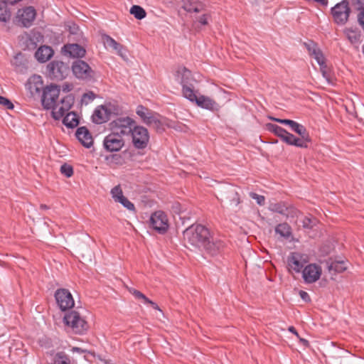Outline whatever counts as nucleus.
<instances>
[{"label": "nucleus", "mask_w": 364, "mask_h": 364, "mask_svg": "<svg viewBox=\"0 0 364 364\" xmlns=\"http://www.w3.org/2000/svg\"><path fill=\"white\" fill-rule=\"evenodd\" d=\"M36 15L35 9L33 6H28L18 11L17 18L24 27H29L34 21Z\"/></svg>", "instance_id": "nucleus-19"}, {"label": "nucleus", "mask_w": 364, "mask_h": 364, "mask_svg": "<svg viewBox=\"0 0 364 364\" xmlns=\"http://www.w3.org/2000/svg\"><path fill=\"white\" fill-rule=\"evenodd\" d=\"M159 113L154 112V114H151L147 117L145 120V122H143L145 124H146L149 127H151L152 122L155 120L156 118H159Z\"/></svg>", "instance_id": "nucleus-50"}, {"label": "nucleus", "mask_w": 364, "mask_h": 364, "mask_svg": "<svg viewBox=\"0 0 364 364\" xmlns=\"http://www.w3.org/2000/svg\"><path fill=\"white\" fill-rule=\"evenodd\" d=\"M129 291L136 299H141V300H143L144 304H149V305H151V306L153 309L161 311V309H159V307L156 303L150 300L148 297H146L140 291L134 289H129Z\"/></svg>", "instance_id": "nucleus-30"}, {"label": "nucleus", "mask_w": 364, "mask_h": 364, "mask_svg": "<svg viewBox=\"0 0 364 364\" xmlns=\"http://www.w3.org/2000/svg\"><path fill=\"white\" fill-rule=\"evenodd\" d=\"M74 75L80 79H89L93 76V70L89 65L82 60H76L72 66Z\"/></svg>", "instance_id": "nucleus-18"}, {"label": "nucleus", "mask_w": 364, "mask_h": 364, "mask_svg": "<svg viewBox=\"0 0 364 364\" xmlns=\"http://www.w3.org/2000/svg\"><path fill=\"white\" fill-rule=\"evenodd\" d=\"M63 321L68 328L75 334L82 335L89 328V325L84 317L75 310L66 313L63 317Z\"/></svg>", "instance_id": "nucleus-3"}, {"label": "nucleus", "mask_w": 364, "mask_h": 364, "mask_svg": "<svg viewBox=\"0 0 364 364\" xmlns=\"http://www.w3.org/2000/svg\"><path fill=\"white\" fill-rule=\"evenodd\" d=\"M77 30L78 28L75 24H73V26H70V33L73 34H76Z\"/></svg>", "instance_id": "nucleus-56"}, {"label": "nucleus", "mask_w": 364, "mask_h": 364, "mask_svg": "<svg viewBox=\"0 0 364 364\" xmlns=\"http://www.w3.org/2000/svg\"><path fill=\"white\" fill-rule=\"evenodd\" d=\"M289 331L291 333H294V335H296V336H299V333H298L297 331L296 330V328H295L294 326H290V327L289 328Z\"/></svg>", "instance_id": "nucleus-58"}, {"label": "nucleus", "mask_w": 364, "mask_h": 364, "mask_svg": "<svg viewBox=\"0 0 364 364\" xmlns=\"http://www.w3.org/2000/svg\"><path fill=\"white\" fill-rule=\"evenodd\" d=\"M227 198L231 205L237 206L241 203L240 195L235 191H230Z\"/></svg>", "instance_id": "nucleus-43"}, {"label": "nucleus", "mask_w": 364, "mask_h": 364, "mask_svg": "<svg viewBox=\"0 0 364 364\" xmlns=\"http://www.w3.org/2000/svg\"><path fill=\"white\" fill-rule=\"evenodd\" d=\"M183 96L201 108L210 111L218 110L217 102L209 97L203 95L200 92H183Z\"/></svg>", "instance_id": "nucleus-6"}, {"label": "nucleus", "mask_w": 364, "mask_h": 364, "mask_svg": "<svg viewBox=\"0 0 364 364\" xmlns=\"http://www.w3.org/2000/svg\"><path fill=\"white\" fill-rule=\"evenodd\" d=\"M75 102V97L72 93L58 99V108L51 111V116L55 120L60 119L68 111L73 107Z\"/></svg>", "instance_id": "nucleus-11"}, {"label": "nucleus", "mask_w": 364, "mask_h": 364, "mask_svg": "<svg viewBox=\"0 0 364 364\" xmlns=\"http://www.w3.org/2000/svg\"><path fill=\"white\" fill-rule=\"evenodd\" d=\"M48 208H49V207L47 205H46V204H41L40 205V209L41 210H48Z\"/></svg>", "instance_id": "nucleus-61"}, {"label": "nucleus", "mask_w": 364, "mask_h": 364, "mask_svg": "<svg viewBox=\"0 0 364 364\" xmlns=\"http://www.w3.org/2000/svg\"><path fill=\"white\" fill-rule=\"evenodd\" d=\"M331 11L334 21L338 24H344L348 21L350 14L348 1H343L337 4L332 8Z\"/></svg>", "instance_id": "nucleus-14"}, {"label": "nucleus", "mask_w": 364, "mask_h": 364, "mask_svg": "<svg viewBox=\"0 0 364 364\" xmlns=\"http://www.w3.org/2000/svg\"><path fill=\"white\" fill-rule=\"evenodd\" d=\"M300 214H301V212L297 208H296L294 206L290 205V206H287V210H285V214L284 215H285L287 218H289V217L294 218V217H298Z\"/></svg>", "instance_id": "nucleus-45"}, {"label": "nucleus", "mask_w": 364, "mask_h": 364, "mask_svg": "<svg viewBox=\"0 0 364 364\" xmlns=\"http://www.w3.org/2000/svg\"><path fill=\"white\" fill-rule=\"evenodd\" d=\"M110 111L107 107L102 105L95 109L92 116V122L97 124H101L109 119Z\"/></svg>", "instance_id": "nucleus-23"}, {"label": "nucleus", "mask_w": 364, "mask_h": 364, "mask_svg": "<svg viewBox=\"0 0 364 364\" xmlns=\"http://www.w3.org/2000/svg\"><path fill=\"white\" fill-rule=\"evenodd\" d=\"M175 76L183 87V91H196L198 90L197 80L192 77L191 72L185 67L180 66L176 70Z\"/></svg>", "instance_id": "nucleus-5"}, {"label": "nucleus", "mask_w": 364, "mask_h": 364, "mask_svg": "<svg viewBox=\"0 0 364 364\" xmlns=\"http://www.w3.org/2000/svg\"><path fill=\"white\" fill-rule=\"evenodd\" d=\"M63 50L65 54L73 58H82L85 54V50L78 44H68L64 46Z\"/></svg>", "instance_id": "nucleus-24"}, {"label": "nucleus", "mask_w": 364, "mask_h": 364, "mask_svg": "<svg viewBox=\"0 0 364 364\" xmlns=\"http://www.w3.org/2000/svg\"><path fill=\"white\" fill-rule=\"evenodd\" d=\"M154 111L143 106L138 105L136 109V113L141 119V122H145L146 119L151 114H154Z\"/></svg>", "instance_id": "nucleus-35"}, {"label": "nucleus", "mask_w": 364, "mask_h": 364, "mask_svg": "<svg viewBox=\"0 0 364 364\" xmlns=\"http://www.w3.org/2000/svg\"><path fill=\"white\" fill-rule=\"evenodd\" d=\"M322 273L321 267L316 264H309L302 270V277L307 284L314 283L320 279Z\"/></svg>", "instance_id": "nucleus-17"}, {"label": "nucleus", "mask_w": 364, "mask_h": 364, "mask_svg": "<svg viewBox=\"0 0 364 364\" xmlns=\"http://www.w3.org/2000/svg\"><path fill=\"white\" fill-rule=\"evenodd\" d=\"M309 55L314 58L320 66L323 77L328 83H331V68L326 64L323 53L314 42L305 43Z\"/></svg>", "instance_id": "nucleus-4"}, {"label": "nucleus", "mask_w": 364, "mask_h": 364, "mask_svg": "<svg viewBox=\"0 0 364 364\" xmlns=\"http://www.w3.org/2000/svg\"><path fill=\"white\" fill-rule=\"evenodd\" d=\"M111 194L115 202L121 203L129 210L135 211V206L134 203L124 196L122 190L119 185L114 186L111 190Z\"/></svg>", "instance_id": "nucleus-21"}, {"label": "nucleus", "mask_w": 364, "mask_h": 364, "mask_svg": "<svg viewBox=\"0 0 364 364\" xmlns=\"http://www.w3.org/2000/svg\"><path fill=\"white\" fill-rule=\"evenodd\" d=\"M164 118L159 114V118H156L155 120L152 122V127L157 133H163L165 131V125L166 123L164 122Z\"/></svg>", "instance_id": "nucleus-36"}, {"label": "nucleus", "mask_w": 364, "mask_h": 364, "mask_svg": "<svg viewBox=\"0 0 364 364\" xmlns=\"http://www.w3.org/2000/svg\"><path fill=\"white\" fill-rule=\"evenodd\" d=\"M130 14L139 20H141L146 16L145 10L140 6L134 5L130 9Z\"/></svg>", "instance_id": "nucleus-38"}, {"label": "nucleus", "mask_w": 364, "mask_h": 364, "mask_svg": "<svg viewBox=\"0 0 364 364\" xmlns=\"http://www.w3.org/2000/svg\"><path fill=\"white\" fill-rule=\"evenodd\" d=\"M107 164L114 168L117 166H122L124 164V159L119 154H113L105 157Z\"/></svg>", "instance_id": "nucleus-32"}, {"label": "nucleus", "mask_w": 364, "mask_h": 364, "mask_svg": "<svg viewBox=\"0 0 364 364\" xmlns=\"http://www.w3.org/2000/svg\"><path fill=\"white\" fill-rule=\"evenodd\" d=\"M54 296L58 306L63 311L72 309L75 305L73 297L67 289H58L55 292Z\"/></svg>", "instance_id": "nucleus-9"}, {"label": "nucleus", "mask_w": 364, "mask_h": 364, "mask_svg": "<svg viewBox=\"0 0 364 364\" xmlns=\"http://www.w3.org/2000/svg\"><path fill=\"white\" fill-rule=\"evenodd\" d=\"M328 268L329 271L333 270L337 273H342L347 269V266L346 262L343 260L333 261L329 264Z\"/></svg>", "instance_id": "nucleus-34"}, {"label": "nucleus", "mask_w": 364, "mask_h": 364, "mask_svg": "<svg viewBox=\"0 0 364 364\" xmlns=\"http://www.w3.org/2000/svg\"><path fill=\"white\" fill-rule=\"evenodd\" d=\"M75 136L79 141L86 148H90L93 144V138L86 127H78Z\"/></svg>", "instance_id": "nucleus-22"}, {"label": "nucleus", "mask_w": 364, "mask_h": 364, "mask_svg": "<svg viewBox=\"0 0 364 364\" xmlns=\"http://www.w3.org/2000/svg\"><path fill=\"white\" fill-rule=\"evenodd\" d=\"M315 1L320 3L323 6H327L328 0H315Z\"/></svg>", "instance_id": "nucleus-59"}, {"label": "nucleus", "mask_w": 364, "mask_h": 364, "mask_svg": "<svg viewBox=\"0 0 364 364\" xmlns=\"http://www.w3.org/2000/svg\"><path fill=\"white\" fill-rule=\"evenodd\" d=\"M53 55V49L47 46H43L38 48L35 53V58L40 63L48 61Z\"/></svg>", "instance_id": "nucleus-26"}, {"label": "nucleus", "mask_w": 364, "mask_h": 364, "mask_svg": "<svg viewBox=\"0 0 364 364\" xmlns=\"http://www.w3.org/2000/svg\"><path fill=\"white\" fill-rule=\"evenodd\" d=\"M269 210L272 212L278 213L282 215L285 214V210H287V205L284 202L272 203L269 205Z\"/></svg>", "instance_id": "nucleus-41"}, {"label": "nucleus", "mask_w": 364, "mask_h": 364, "mask_svg": "<svg viewBox=\"0 0 364 364\" xmlns=\"http://www.w3.org/2000/svg\"><path fill=\"white\" fill-rule=\"evenodd\" d=\"M26 60L23 55L21 53L16 54L14 59L11 60V64L16 68H24L26 65Z\"/></svg>", "instance_id": "nucleus-40"}, {"label": "nucleus", "mask_w": 364, "mask_h": 364, "mask_svg": "<svg viewBox=\"0 0 364 364\" xmlns=\"http://www.w3.org/2000/svg\"><path fill=\"white\" fill-rule=\"evenodd\" d=\"M134 124V120L127 117L117 118L112 121L109 125L112 133L123 138V136L130 134Z\"/></svg>", "instance_id": "nucleus-7"}, {"label": "nucleus", "mask_w": 364, "mask_h": 364, "mask_svg": "<svg viewBox=\"0 0 364 364\" xmlns=\"http://www.w3.org/2000/svg\"><path fill=\"white\" fill-rule=\"evenodd\" d=\"M68 73L69 68L68 65L62 61L54 60L47 65V73L50 78L62 80Z\"/></svg>", "instance_id": "nucleus-12"}, {"label": "nucleus", "mask_w": 364, "mask_h": 364, "mask_svg": "<svg viewBox=\"0 0 364 364\" xmlns=\"http://www.w3.org/2000/svg\"><path fill=\"white\" fill-rule=\"evenodd\" d=\"M211 232L205 226L193 224L183 231L184 241L191 246L200 248L207 240L210 239Z\"/></svg>", "instance_id": "nucleus-1"}, {"label": "nucleus", "mask_w": 364, "mask_h": 364, "mask_svg": "<svg viewBox=\"0 0 364 364\" xmlns=\"http://www.w3.org/2000/svg\"><path fill=\"white\" fill-rule=\"evenodd\" d=\"M150 225L159 233L165 232L168 228L166 215L162 211L154 213L150 218Z\"/></svg>", "instance_id": "nucleus-13"}, {"label": "nucleus", "mask_w": 364, "mask_h": 364, "mask_svg": "<svg viewBox=\"0 0 364 364\" xmlns=\"http://www.w3.org/2000/svg\"><path fill=\"white\" fill-rule=\"evenodd\" d=\"M308 262V256L299 252H291L287 259L289 268L293 269L296 273L301 272Z\"/></svg>", "instance_id": "nucleus-15"}, {"label": "nucleus", "mask_w": 364, "mask_h": 364, "mask_svg": "<svg viewBox=\"0 0 364 364\" xmlns=\"http://www.w3.org/2000/svg\"><path fill=\"white\" fill-rule=\"evenodd\" d=\"M71 350L75 353V352H77V353H84V350L82 349H81L80 348H78V347H73Z\"/></svg>", "instance_id": "nucleus-57"}, {"label": "nucleus", "mask_w": 364, "mask_h": 364, "mask_svg": "<svg viewBox=\"0 0 364 364\" xmlns=\"http://www.w3.org/2000/svg\"><path fill=\"white\" fill-rule=\"evenodd\" d=\"M288 145L295 146L299 148H307V145L304 143H300L299 137L295 136L294 134L289 132H287V134L284 135L282 140Z\"/></svg>", "instance_id": "nucleus-31"}, {"label": "nucleus", "mask_w": 364, "mask_h": 364, "mask_svg": "<svg viewBox=\"0 0 364 364\" xmlns=\"http://www.w3.org/2000/svg\"><path fill=\"white\" fill-rule=\"evenodd\" d=\"M347 37L352 43H356L360 41V34L353 30H348L347 31Z\"/></svg>", "instance_id": "nucleus-44"}, {"label": "nucleus", "mask_w": 364, "mask_h": 364, "mask_svg": "<svg viewBox=\"0 0 364 364\" xmlns=\"http://www.w3.org/2000/svg\"><path fill=\"white\" fill-rule=\"evenodd\" d=\"M225 247L226 244L223 240L214 237L211 234L210 239L207 240L202 248L208 255L215 257L222 254Z\"/></svg>", "instance_id": "nucleus-10"}, {"label": "nucleus", "mask_w": 364, "mask_h": 364, "mask_svg": "<svg viewBox=\"0 0 364 364\" xmlns=\"http://www.w3.org/2000/svg\"><path fill=\"white\" fill-rule=\"evenodd\" d=\"M220 91H225L223 88H220Z\"/></svg>", "instance_id": "nucleus-64"}, {"label": "nucleus", "mask_w": 364, "mask_h": 364, "mask_svg": "<svg viewBox=\"0 0 364 364\" xmlns=\"http://www.w3.org/2000/svg\"><path fill=\"white\" fill-rule=\"evenodd\" d=\"M358 21L362 29L364 31V9H362L358 14Z\"/></svg>", "instance_id": "nucleus-51"}, {"label": "nucleus", "mask_w": 364, "mask_h": 364, "mask_svg": "<svg viewBox=\"0 0 364 364\" xmlns=\"http://www.w3.org/2000/svg\"><path fill=\"white\" fill-rule=\"evenodd\" d=\"M275 232L285 239H289L292 235V229L287 223H282L275 227Z\"/></svg>", "instance_id": "nucleus-29"}, {"label": "nucleus", "mask_w": 364, "mask_h": 364, "mask_svg": "<svg viewBox=\"0 0 364 364\" xmlns=\"http://www.w3.org/2000/svg\"><path fill=\"white\" fill-rule=\"evenodd\" d=\"M96 97L95 92H84L81 101L82 104L87 105Z\"/></svg>", "instance_id": "nucleus-48"}, {"label": "nucleus", "mask_w": 364, "mask_h": 364, "mask_svg": "<svg viewBox=\"0 0 364 364\" xmlns=\"http://www.w3.org/2000/svg\"><path fill=\"white\" fill-rule=\"evenodd\" d=\"M217 87V86H216V85H215V86H214V87H212V88H211V90H212L213 91H214V90H215V87Z\"/></svg>", "instance_id": "nucleus-63"}, {"label": "nucleus", "mask_w": 364, "mask_h": 364, "mask_svg": "<svg viewBox=\"0 0 364 364\" xmlns=\"http://www.w3.org/2000/svg\"><path fill=\"white\" fill-rule=\"evenodd\" d=\"M282 124L289 126L291 129H292L294 125L296 124V122L291 119H284L282 122Z\"/></svg>", "instance_id": "nucleus-53"}, {"label": "nucleus", "mask_w": 364, "mask_h": 364, "mask_svg": "<svg viewBox=\"0 0 364 364\" xmlns=\"http://www.w3.org/2000/svg\"><path fill=\"white\" fill-rule=\"evenodd\" d=\"M0 105L6 109H13L14 108V105L12 102L9 99L3 96H0Z\"/></svg>", "instance_id": "nucleus-47"}, {"label": "nucleus", "mask_w": 364, "mask_h": 364, "mask_svg": "<svg viewBox=\"0 0 364 364\" xmlns=\"http://www.w3.org/2000/svg\"><path fill=\"white\" fill-rule=\"evenodd\" d=\"M318 220L316 218L309 215L305 216L302 220V227L304 229L311 230L318 224Z\"/></svg>", "instance_id": "nucleus-37"}, {"label": "nucleus", "mask_w": 364, "mask_h": 364, "mask_svg": "<svg viewBox=\"0 0 364 364\" xmlns=\"http://www.w3.org/2000/svg\"><path fill=\"white\" fill-rule=\"evenodd\" d=\"M10 18V13L7 6L3 1H0V21H6Z\"/></svg>", "instance_id": "nucleus-42"}, {"label": "nucleus", "mask_w": 364, "mask_h": 364, "mask_svg": "<svg viewBox=\"0 0 364 364\" xmlns=\"http://www.w3.org/2000/svg\"><path fill=\"white\" fill-rule=\"evenodd\" d=\"M132 144L137 149L146 148L149 142V133L143 126H134L132 132Z\"/></svg>", "instance_id": "nucleus-8"}, {"label": "nucleus", "mask_w": 364, "mask_h": 364, "mask_svg": "<svg viewBox=\"0 0 364 364\" xmlns=\"http://www.w3.org/2000/svg\"><path fill=\"white\" fill-rule=\"evenodd\" d=\"M250 196L257 201V203L259 205H264L265 203V198L264 196L259 195L254 192L250 193Z\"/></svg>", "instance_id": "nucleus-49"}, {"label": "nucleus", "mask_w": 364, "mask_h": 364, "mask_svg": "<svg viewBox=\"0 0 364 364\" xmlns=\"http://www.w3.org/2000/svg\"><path fill=\"white\" fill-rule=\"evenodd\" d=\"M267 129L278 136L281 140L287 134V130L275 124L268 123L266 125Z\"/></svg>", "instance_id": "nucleus-33"}, {"label": "nucleus", "mask_w": 364, "mask_h": 364, "mask_svg": "<svg viewBox=\"0 0 364 364\" xmlns=\"http://www.w3.org/2000/svg\"><path fill=\"white\" fill-rule=\"evenodd\" d=\"M291 130L300 136V137H299V139L301 141L300 143L306 144L308 148L309 144L311 142V138L306 128L304 125L296 122Z\"/></svg>", "instance_id": "nucleus-25"}, {"label": "nucleus", "mask_w": 364, "mask_h": 364, "mask_svg": "<svg viewBox=\"0 0 364 364\" xmlns=\"http://www.w3.org/2000/svg\"><path fill=\"white\" fill-rule=\"evenodd\" d=\"M115 50L123 58L126 57V50L122 45H120V49H116Z\"/></svg>", "instance_id": "nucleus-54"}, {"label": "nucleus", "mask_w": 364, "mask_h": 364, "mask_svg": "<svg viewBox=\"0 0 364 364\" xmlns=\"http://www.w3.org/2000/svg\"><path fill=\"white\" fill-rule=\"evenodd\" d=\"M103 146L107 151H119L124 146V141L119 135L111 132L105 137Z\"/></svg>", "instance_id": "nucleus-16"}, {"label": "nucleus", "mask_w": 364, "mask_h": 364, "mask_svg": "<svg viewBox=\"0 0 364 364\" xmlns=\"http://www.w3.org/2000/svg\"><path fill=\"white\" fill-rule=\"evenodd\" d=\"M270 119L272 120H273L274 122H279L280 124H282V122L283 121V119H279V118H275V117H271Z\"/></svg>", "instance_id": "nucleus-60"}, {"label": "nucleus", "mask_w": 364, "mask_h": 364, "mask_svg": "<svg viewBox=\"0 0 364 364\" xmlns=\"http://www.w3.org/2000/svg\"><path fill=\"white\" fill-rule=\"evenodd\" d=\"M183 8L188 12L198 13L203 10L204 5L199 0H184Z\"/></svg>", "instance_id": "nucleus-27"}, {"label": "nucleus", "mask_w": 364, "mask_h": 364, "mask_svg": "<svg viewBox=\"0 0 364 364\" xmlns=\"http://www.w3.org/2000/svg\"><path fill=\"white\" fill-rule=\"evenodd\" d=\"M299 296L300 297L306 302H309L311 301V298L309 295V294L305 291H303V290H300L299 291Z\"/></svg>", "instance_id": "nucleus-52"}, {"label": "nucleus", "mask_w": 364, "mask_h": 364, "mask_svg": "<svg viewBox=\"0 0 364 364\" xmlns=\"http://www.w3.org/2000/svg\"><path fill=\"white\" fill-rule=\"evenodd\" d=\"M59 94L60 92H42L41 102L43 109L55 110L58 105Z\"/></svg>", "instance_id": "nucleus-20"}, {"label": "nucleus", "mask_w": 364, "mask_h": 364, "mask_svg": "<svg viewBox=\"0 0 364 364\" xmlns=\"http://www.w3.org/2000/svg\"><path fill=\"white\" fill-rule=\"evenodd\" d=\"M300 341L305 346H308L309 345V341L306 339H304V338H301L300 339Z\"/></svg>", "instance_id": "nucleus-62"}, {"label": "nucleus", "mask_w": 364, "mask_h": 364, "mask_svg": "<svg viewBox=\"0 0 364 364\" xmlns=\"http://www.w3.org/2000/svg\"><path fill=\"white\" fill-rule=\"evenodd\" d=\"M60 172L66 177L70 178L73 175V168L70 165L64 164L60 167Z\"/></svg>", "instance_id": "nucleus-46"}, {"label": "nucleus", "mask_w": 364, "mask_h": 364, "mask_svg": "<svg viewBox=\"0 0 364 364\" xmlns=\"http://www.w3.org/2000/svg\"><path fill=\"white\" fill-rule=\"evenodd\" d=\"M102 41L104 42V44L108 48H111L114 50L116 49H120V44L107 35H105L102 36Z\"/></svg>", "instance_id": "nucleus-39"}, {"label": "nucleus", "mask_w": 364, "mask_h": 364, "mask_svg": "<svg viewBox=\"0 0 364 364\" xmlns=\"http://www.w3.org/2000/svg\"><path fill=\"white\" fill-rule=\"evenodd\" d=\"M63 123L68 128H75L79 124V117L74 112H68L64 117Z\"/></svg>", "instance_id": "nucleus-28"}, {"label": "nucleus", "mask_w": 364, "mask_h": 364, "mask_svg": "<svg viewBox=\"0 0 364 364\" xmlns=\"http://www.w3.org/2000/svg\"><path fill=\"white\" fill-rule=\"evenodd\" d=\"M25 87L28 91H71L74 89L72 83L65 82L62 86L53 84L45 85L41 75H31L25 83Z\"/></svg>", "instance_id": "nucleus-2"}, {"label": "nucleus", "mask_w": 364, "mask_h": 364, "mask_svg": "<svg viewBox=\"0 0 364 364\" xmlns=\"http://www.w3.org/2000/svg\"><path fill=\"white\" fill-rule=\"evenodd\" d=\"M199 22L202 25L208 24V16L206 15H203L202 16L200 17Z\"/></svg>", "instance_id": "nucleus-55"}]
</instances>
